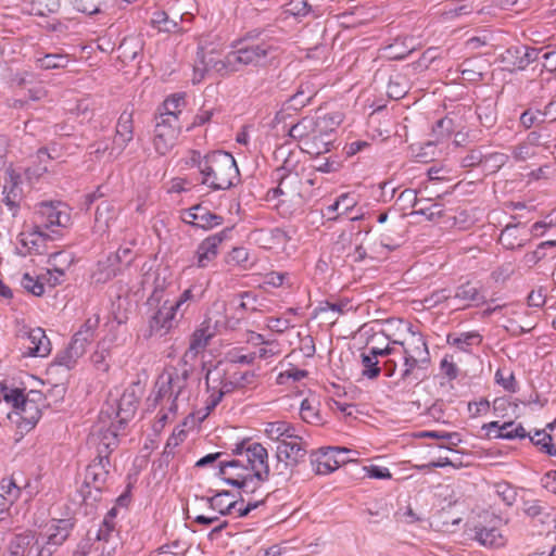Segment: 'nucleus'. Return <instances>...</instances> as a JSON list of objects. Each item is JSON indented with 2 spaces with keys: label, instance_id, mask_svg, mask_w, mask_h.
<instances>
[{
  "label": "nucleus",
  "instance_id": "nucleus-1",
  "mask_svg": "<svg viewBox=\"0 0 556 556\" xmlns=\"http://www.w3.org/2000/svg\"><path fill=\"white\" fill-rule=\"evenodd\" d=\"M254 359L255 353L231 356L219 362L214 369L207 370L205 382L208 395L203 407L195 412V416L200 421L205 420L211 415L224 395L235 391L252 389L256 386V376L253 371H240L238 369V364H252Z\"/></svg>",
  "mask_w": 556,
  "mask_h": 556
},
{
  "label": "nucleus",
  "instance_id": "nucleus-2",
  "mask_svg": "<svg viewBox=\"0 0 556 556\" xmlns=\"http://www.w3.org/2000/svg\"><path fill=\"white\" fill-rule=\"evenodd\" d=\"M233 50L220 58L215 51L202 54L203 70L194 68L193 83H200L204 72L214 71L220 75L237 72L240 66H261L274 56L277 48L270 40L258 39L251 34L233 41Z\"/></svg>",
  "mask_w": 556,
  "mask_h": 556
},
{
  "label": "nucleus",
  "instance_id": "nucleus-3",
  "mask_svg": "<svg viewBox=\"0 0 556 556\" xmlns=\"http://www.w3.org/2000/svg\"><path fill=\"white\" fill-rule=\"evenodd\" d=\"M193 393L192 383L188 381V370L163 371L156 379L154 389L149 397L150 406L156 408L153 430L161 432L168 422H172L181 405L189 403Z\"/></svg>",
  "mask_w": 556,
  "mask_h": 556
},
{
  "label": "nucleus",
  "instance_id": "nucleus-4",
  "mask_svg": "<svg viewBox=\"0 0 556 556\" xmlns=\"http://www.w3.org/2000/svg\"><path fill=\"white\" fill-rule=\"evenodd\" d=\"M186 164L198 167L202 184L213 190H226L239 180V169L235 157L224 151L201 155L199 151L188 152Z\"/></svg>",
  "mask_w": 556,
  "mask_h": 556
},
{
  "label": "nucleus",
  "instance_id": "nucleus-5",
  "mask_svg": "<svg viewBox=\"0 0 556 556\" xmlns=\"http://www.w3.org/2000/svg\"><path fill=\"white\" fill-rule=\"evenodd\" d=\"M354 339L359 344L364 343L366 348H389L390 344L413 348L426 346L419 330L402 319L388 320L379 330L364 325Z\"/></svg>",
  "mask_w": 556,
  "mask_h": 556
},
{
  "label": "nucleus",
  "instance_id": "nucleus-6",
  "mask_svg": "<svg viewBox=\"0 0 556 556\" xmlns=\"http://www.w3.org/2000/svg\"><path fill=\"white\" fill-rule=\"evenodd\" d=\"M114 412L110 409H101L98 420L92 426L88 443L97 451V456L106 459L118 445V435L125 426L113 419Z\"/></svg>",
  "mask_w": 556,
  "mask_h": 556
},
{
  "label": "nucleus",
  "instance_id": "nucleus-7",
  "mask_svg": "<svg viewBox=\"0 0 556 556\" xmlns=\"http://www.w3.org/2000/svg\"><path fill=\"white\" fill-rule=\"evenodd\" d=\"M35 224L56 239L71 223L68 206L61 201H42L34 207Z\"/></svg>",
  "mask_w": 556,
  "mask_h": 556
},
{
  "label": "nucleus",
  "instance_id": "nucleus-8",
  "mask_svg": "<svg viewBox=\"0 0 556 556\" xmlns=\"http://www.w3.org/2000/svg\"><path fill=\"white\" fill-rule=\"evenodd\" d=\"M218 469V476L227 484L238 488L244 493H253L261 486L255 473H252L238 455H232L231 459L219 460Z\"/></svg>",
  "mask_w": 556,
  "mask_h": 556
},
{
  "label": "nucleus",
  "instance_id": "nucleus-9",
  "mask_svg": "<svg viewBox=\"0 0 556 556\" xmlns=\"http://www.w3.org/2000/svg\"><path fill=\"white\" fill-rule=\"evenodd\" d=\"M232 455L240 456L261 483L269 479L268 452L263 444L243 440L236 444Z\"/></svg>",
  "mask_w": 556,
  "mask_h": 556
},
{
  "label": "nucleus",
  "instance_id": "nucleus-10",
  "mask_svg": "<svg viewBox=\"0 0 556 556\" xmlns=\"http://www.w3.org/2000/svg\"><path fill=\"white\" fill-rule=\"evenodd\" d=\"M315 117L305 116L296 124L292 125L289 129V136L302 143V149L309 154L319 155L329 152V141L321 140V146H318L319 139L316 129Z\"/></svg>",
  "mask_w": 556,
  "mask_h": 556
},
{
  "label": "nucleus",
  "instance_id": "nucleus-11",
  "mask_svg": "<svg viewBox=\"0 0 556 556\" xmlns=\"http://www.w3.org/2000/svg\"><path fill=\"white\" fill-rule=\"evenodd\" d=\"M106 459L94 457V459L87 466L85 470L84 484L81 486V495L84 501L89 498L99 501L101 492L105 488L109 470Z\"/></svg>",
  "mask_w": 556,
  "mask_h": 556
},
{
  "label": "nucleus",
  "instance_id": "nucleus-12",
  "mask_svg": "<svg viewBox=\"0 0 556 556\" xmlns=\"http://www.w3.org/2000/svg\"><path fill=\"white\" fill-rule=\"evenodd\" d=\"M56 240L36 224L25 227L17 237V251L21 255H41L48 251V243Z\"/></svg>",
  "mask_w": 556,
  "mask_h": 556
},
{
  "label": "nucleus",
  "instance_id": "nucleus-13",
  "mask_svg": "<svg viewBox=\"0 0 556 556\" xmlns=\"http://www.w3.org/2000/svg\"><path fill=\"white\" fill-rule=\"evenodd\" d=\"M181 122L156 117L153 146L157 153L165 155L178 141L181 132Z\"/></svg>",
  "mask_w": 556,
  "mask_h": 556
},
{
  "label": "nucleus",
  "instance_id": "nucleus-14",
  "mask_svg": "<svg viewBox=\"0 0 556 556\" xmlns=\"http://www.w3.org/2000/svg\"><path fill=\"white\" fill-rule=\"evenodd\" d=\"M351 451L346 447H321L311 454V464L316 475H329L346 462L339 456Z\"/></svg>",
  "mask_w": 556,
  "mask_h": 556
},
{
  "label": "nucleus",
  "instance_id": "nucleus-15",
  "mask_svg": "<svg viewBox=\"0 0 556 556\" xmlns=\"http://www.w3.org/2000/svg\"><path fill=\"white\" fill-rule=\"evenodd\" d=\"M53 552L49 547L39 546L30 531L14 535L9 544V556H52Z\"/></svg>",
  "mask_w": 556,
  "mask_h": 556
},
{
  "label": "nucleus",
  "instance_id": "nucleus-16",
  "mask_svg": "<svg viewBox=\"0 0 556 556\" xmlns=\"http://www.w3.org/2000/svg\"><path fill=\"white\" fill-rule=\"evenodd\" d=\"M229 496L230 493L227 491L215 494L208 498L210 507L218 511L220 515H230L236 513L238 517H243L263 503V501L248 502V504L243 506V501H226Z\"/></svg>",
  "mask_w": 556,
  "mask_h": 556
},
{
  "label": "nucleus",
  "instance_id": "nucleus-17",
  "mask_svg": "<svg viewBox=\"0 0 556 556\" xmlns=\"http://www.w3.org/2000/svg\"><path fill=\"white\" fill-rule=\"evenodd\" d=\"M225 238L226 232L223 230L200 242L194 253L195 264L199 268H205L216 260Z\"/></svg>",
  "mask_w": 556,
  "mask_h": 556
},
{
  "label": "nucleus",
  "instance_id": "nucleus-18",
  "mask_svg": "<svg viewBox=\"0 0 556 556\" xmlns=\"http://www.w3.org/2000/svg\"><path fill=\"white\" fill-rule=\"evenodd\" d=\"M178 312L172 301H164L150 318L149 328L151 334H166L175 326V317Z\"/></svg>",
  "mask_w": 556,
  "mask_h": 556
},
{
  "label": "nucleus",
  "instance_id": "nucleus-19",
  "mask_svg": "<svg viewBox=\"0 0 556 556\" xmlns=\"http://www.w3.org/2000/svg\"><path fill=\"white\" fill-rule=\"evenodd\" d=\"M404 350V366L403 378L414 376L415 380L422 379L425 377V370L430 364L429 350Z\"/></svg>",
  "mask_w": 556,
  "mask_h": 556
},
{
  "label": "nucleus",
  "instance_id": "nucleus-20",
  "mask_svg": "<svg viewBox=\"0 0 556 556\" xmlns=\"http://www.w3.org/2000/svg\"><path fill=\"white\" fill-rule=\"evenodd\" d=\"M138 407V399L135 396L134 391L126 390L118 402L106 403L102 409H110L114 412L113 419L126 426V424L135 416Z\"/></svg>",
  "mask_w": 556,
  "mask_h": 556
},
{
  "label": "nucleus",
  "instance_id": "nucleus-21",
  "mask_svg": "<svg viewBox=\"0 0 556 556\" xmlns=\"http://www.w3.org/2000/svg\"><path fill=\"white\" fill-rule=\"evenodd\" d=\"M307 454V444L300 434L291 435L290 439L277 445L276 458L288 459L299 465Z\"/></svg>",
  "mask_w": 556,
  "mask_h": 556
},
{
  "label": "nucleus",
  "instance_id": "nucleus-22",
  "mask_svg": "<svg viewBox=\"0 0 556 556\" xmlns=\"http://www.w3.org/2000/svg\"><path fill=\"white\" fill-rule=\"evenodd\" d=\"M182 219L195 227L211 229L223 224V217L212 213L206 206L194 205L182 215Z\"/></svg>",
  "mask_w": 556,
  "mask_h": 556
},
{
  "label": "nucleus",
  "instance_id": "nucleus-23",
  "mask_svg": "<svg viewBox=\"0 0 556 556\" xmlns=\"http://www.w3.org/2000/svg\"><path fill=\"white\" fill-rule=\"evenodd\" d=\"M119 264L118 253H111L105 258L100 260L91 273L92 282L103 285L112 280L121 270Z\"/></svg>",
  "mask_w": 556,
  "mask_h": 556
},
{
  "label": "nucleus",
  "instance_id": "nucleus-24",
  "mask_svg": "<svg viewBox=\"0 0 556 556\" xmlns=\"http://www.w3.org/2000/svg\"><path fill=\"white\" fill-rule=\"evenodd\" d=\"M530 241V233L523 224L507 225L501 232L500 243L508 249H520Z\"/></svg>",
  "mask_w": 556,
  "mask_h": 556
},
{
  "label": "nucleus",
  "instance_id": "nucleus-25",
  "mask_svg": "<svg viewBox=\"0 0 556 556\" xmlns=\"http://www.w3.org/2000/svg\"><path fill=\"white\" fill-rule=\"evenodd\" d=\"M329 9V5L317 3L316 0H290L285 5V13L295 17H303L309 13L319 16L325 14Z\"/></svg>",
  "mask_w": 556,
  "mask_h": 556
},
{
  "label": "nucleus",
  "instance_id": "nucleus-26",
  "mask_svg": "<svg viewBox=\"0 0 556 556\" xmlns=\"http://www.w3.org/2000/svg\"><path fill=\"white\" fill-rule=\"evenodd\" d=\"M453 299L458 301L463 307L479 306L485 303V296L481 288L471 281L459 285L455 290Z\"/></svg>",
  "mask_w": 556,
  "mask_h": 556
},
{
  "label": "nucleus",
  "instance_id": "nucleus-27",
  "mask_svg": "<svg viewBox=\"0 0 556 556\" xmlns=\"http://www.w3.org/2000/svg\"><path fill=\"white\" fill-rule=\"evenodd\" d=\"M10 180L3 187L2 202L13 216H16L20 210V202L22 199V189L20 188V177L13 170L8 172Z\"/></svg>",
  "mask_w": 556,
  "mask_h": 556
},
{
  "label": "nucleus",
  "instance_id": "nucleus-28",
  "mask_svg": "<svg viewBox=\"0 0 556 556\" xmlns=\"http://www.w3.org/2000/svg\"><path fill=\"white\" fill-rule=\"evenodd\" d=\"M0 401L2 408L8 409L11 413V417L8 419H14L15 410L20 404L27 405L24 402V391L20 388L8 384L5 381L0 382Z\"/></svg>",
  "mask_w": 556,
  "mask_h": 556
},
{
  "label": "nucleus",
  "instance_id": "nucleus-29",
  "mask_svg": "<svg viewBox=\"0 0 556 556\" xmlns=\"http://www.w3.org/2000/svg\"><path fill=\"white\" fill-rule=\"evenodd\" d=\"M187 106V99L185 92H176L169 94L163 102L162 112L160 117L165 119L180 121V116Z\"/></svg>",
  "mask_w": 556,
  "mask_h": 556
},
{
  "label": "nucleus",
  "instance_id": "nucleus-30",
  "mask_svg": "<svg viewBox=\"0 0 556 556\" xmlns=\"http://www.w3.org/2000/svg\"><path fill=\"white\" fill-rule=\"evenodd\" d=\"M132 138H134L132 114L125 111L121 114V116L117 121L114 143L123 150L132 140Z\"/></svg>",
  "mask_w": 556,
  "mask_h": 556
},
{
  "label": "nucleus",
  "instance_id": "nucleus-31",
  "mask_svg": "<svg viewBox=\"0 0 556 556\" xmlns=\"http://www.w3.org/2000/svg\"><path fill=\"white\" fill-rule=\"evenodd\" d=\"M217 334V325L210 318L203 320L193 331L189 348H204Z\"/></svg>",
  "mask_w": 556,
  "mask_h": 556
},
{
  "label": "nucleus",
  "instance_id": "nucleus-32",
  "mask_svg": "<svg viewBox=\"0 0 556 556\" xmlns=\"http://www.w3.org/2000/svg\"><path fill=\"white\" fill-rule=\"evenodd\" d=\"M475 539L483 546L502 547L506 543L505 536L496 527H476Z\"/></svg>",
  "mask_w": 556,
  "mask_h": 556
},
{
  "label": "nucleus",
  "instance_id": "nucleus-33",
  "mask_svg": "<svg viewBox=\"0 0 556 556\" xmlns=\"http://www.w3.org/2000/svg\"><path fill=\"white\" fill-rule=\"evenodd\" d=\"M24 402L27 405L20 404L18 408L15 410L14 419H12L16 424H21L25 421L26 425L35 426L40 418V410L35 403V399H28L24 394Z\"/></svg>",
  "mask_w": 556,
  "mask_h": 556
},
{
  "label": "nucleus",
  "instance_id": "nucleus-34",
  "mask_svg": "<svg viewBox=\"0 0 556 556\" xmlns=\"http://www.w3.org/2000/svg\"><path fill=\"white\" fill-rule=\"evenodd\" d=\"M265 434L273 441H276L278 444L285 442L291 438V435L296 434L295 427L287 421H273L266 424Z\"/></svg>",
  "mask_w": 556,
  "mask_h": 556
},
{
  "label": "nucleus",
  "instance_id": "nucleus-35",
  "mask_svg": "<svg viewBox=\"0 0 556 556\" xmlns=\"http://www.w3.org/2000/svg\"><path fill=\"white\" fill-rule=\"evenodd\" d=\"M393 350H370L369 354H362L363 375L372 379L379 376L378 356L390 355Z\"/></svg>",
  "mask_w": 556,
  "mask_h": 556
},
{
  "label": "nucleus",
  "instance_id": "nucleus-36",
  "mask_svg": "<svg viewBox=\"0 0 556 556\" xmlns=\"http://www.w3.org/2000/svg\"><path fill=\"white\" fill-rule=\"evenodd\" d=\"M48 531L46 547H58L67 540L71 526L66 520H59L56 523L51 525Z\"/></svg>",
  "mask_w": 556,
  "mask_h": 556
},
{
  "label": "nucleus",
  "instance_id": "nucleus-37",
  "mask_svg": "<svg viewBox=\"0 0 556 556\" xmlns=\"http://www.w3.org/2000/svg\"><path fill=\"white\" fill-rule=\"evenodd\" d=\"M70 62V55L63 53H48L35 59L36 67L45 71L65 68Z\"/></svg>",
  "mask_w": 556,
  "mask_h": 556
},
{
  "label": "nucleus",
  "instance_id": "nucleus-38",
  "mask_svg": "<svg viewBox=\"0 0 556 556\" xmlns=\"http://www.w3.org/2000/svg\"><path fill=\"white\" fill-rule=\"evenodd\" d=\"M117 211L109 202H102L96 210V227L98 230L106 231L111 224L116 219Z\"/></svg>",
  "mask_w": 556,
  "mask_h": 556
},
{
  "label": "nucleus",
  "instance_id": "nucleus-39",
  "mask_svg": "<svg viewBox=\"0 0 556 556\" xmlns=\"http://www.w3.org/2000/svg\"><path fill=\"white\" fill-rule=\"evenodd\" d=\"M551 508L546 504H542L539 500H526L522 504V511L532 519H538L545 523L551 519Z\"/></svg>",
  "mask_w": 556,
  "mask_h": 556
},
{
  "label": "nucleus",
  "instance_id": "nucleus-40",
  "mask_svg": "<svg viewBox=\"0 0 556 556\" xmlns=\"http://www.w3.org/2000/svg\"><path fill=\"white\" fill-rule=\"evenodd\" d=\"M342 117L339 113H326L315 117L318 137H330V134L341 124Z\"/></svg>",
  "mask_w": 556,
  "mask_h": 556
},
{
  "label": "nucleus",
  "instance_id": "nucleus-41",
  "mask_svg": "<svg viewBox=\"0 0 556 556\" xmlns=\"http://www.w3.org/2000/svg\"><path fill=\"white\" fill-rule=\"evenodd\" d=\"M296 467V464L288 459H283L282 457L276 458V464L273 469H270V476L276 480L277 484L288 482L292 478Z\"/></svg>",
  "mask_w": 556,
  "mask_h": 556
},
{
  "label": "nucleus",
  "instance_id": "nucleus-42",
  "mask_svg": "<svg viewBox=\"0 0 556 556\" xmlns=\"http://www.w3.org/2000/svg\"><path fill=\"white\" fill-rule=\"evenodd\" d=\"M97 320L88 319L74 334L71 348H85L92 343Z\"/></svg>",
  "mask_w": 556,
  "mask_h": 556
},
{
  "label": "nucleus",
  "instance_id": "nucleus-43",
  "mask_svg": "<svg viewBox=\"0 0 556 556\" xmlns=\"http://www.w3.org/2000/svg\"><path fill=\"white\" fill-rule=\"evenodd\" d=\"M533 445L538 446L541 452L556 456V446L553 443V438L547 433L546 429L538 430L533 435H528Z\"/></svg>",
  "mask_w": 556,
  "mask_h": 556
},
{
  "label": "nucleus",
  "instance_id": "nucleus-44",
  "mask_svg": "<svg viewBox=\"0 0 556 556\" xmlns=\"http://www.w3.org/2000/svg\"><path fill=\"white\" fill-rule=\"evenodd\" d=\"M50 270L55 271L60 276H64L66 270L74 263V256L72 253L67 252H56L50 255L49 261Z\"/></svg>",
  "mask_w": 556,
  "mask_h": 556
},
{
  "label": "nucleus",
  "instance_id": "nucleus-45",
  "mask_svg": "<svg viewBox=\"0 0 556 556\" xmlns=\"http://www.w3.org/2000/svg\"><path fill=\"white\" fill-rule=\"evenodd\" d=\"M300 415L303 421L319 426L323 425V417L314 400L304 399L301 403Z\"/></svg>",
  "mask_w": 556,
  "mask_h": 556
},
{
  "label": "nucleus",
  "instance_id": "nucleus-46",
  "mask_svg": "<svg viewBox=\"0 0 556 556\" xmlns=\"http://www.w3.org/2000/svg\"><path fill=\"white\" fill-rule=\"evenodd\" d=\"M298 181L299 180H298L296 176L283 177L276 188H273V189L267 191L265 200L267 202H273V201L277 200L280 197L285 198L282 201L291 198L292 197V192L289 190L288 187L290 185H292L293 182H298Z\"/></svg>",
  "mask_w": 556,
  "mask_h": 556
},
{
  "label": "nucleus",
  "instance_id": "nucleus-47",
  "mask_svg": "<svg viewBox=\"0 0 556 556\" xmlns=\"http://www.w3.org/2000/svg\"><path fill=\"white\" fill-rule=\"evenodd\" d=\"M529 435L521 424H515L514 421L504 422L500 427V431L494 435L496 439H525Z\"/></svg>",
  "mask_w": 556,
  "mask_h": 556
},
{
  "label": "nucleus",
  "instance_id": "nucleus-48",
  "mask_svg": "<svg viewBox=\"0 0 556 556\" xmlns=\"http://www.w3.org/2000/svg\"><path fill=\"white\" fill-rule=\"evenodd\" d=\"M29 12L38 16H47L56 13L61 7V0H29Z\"/></svg>",
  "mask_w": 556,
  "mask_h": 556
},
{
  "label": "nucleus",
  "instance_id": "nucleus-49",
  "mask_svg": "<svg viewBox=\"0 0 556 556\" xmlns=\"http://www.w3.org/2000/svg\"><path fill=\"white\" fill-rule=\"evenodd\" d=\"M357 199L354 194L346 192L342 193L333 204L328 206L329 213L340 211L339 215H349V213L356 206Z\"/></svg>",
  "mask_w": 556,
  "mask_h": 556
},
{
  "label": "nucleus",
  "instance_id": "nucleus-50",
  "mask_svg": "<svg viewBox=\"0 0 556 556\" xmlns=\"http://www.w3.org/2000/svg\"><path fill=\"white\" fill-rule=\"evenodd\" d=\"M250 254L243 247L233 248L227 255L226 262L230 266L248 269L250 267Z\"/></svg>",
  "mask_w": 556,
  "mask_h": 556
},
{
  "label": "nucleus",
  "instance_id": "nucleus-51",
  "mask_svg": "<svg viewBox=\"0 0 556 556\" xmlns=\"http://www.w3.org/2000/svg\"><path fill=\"white\" fill-rule=\"evenodd\" d=\"M447 342L450 344L478 346L482 342V337L476 331L452 333L447 336Z\"/></svg>",
  "mask_w": 556,
  "mask_h": 556
},
{
  "label": "nucleus",
  "instance_id": "nucleus-52",
  "mask_svg": "<svg viewBox=\"0 0 556 556\" xmlns=\"http://www.w3.org/2000/svg\"><path fill=\"white\" fill-rule=\"evenodd\" d=\"M408 91V85L406 79L401 76L396 75L392 77L388 84V96L392 99L399 100L402 99Z\"/></svg>",
  "mask_w": 556,
  "mask_h": 556
},
{
  "label": "nucleus",
  "instance_id": "nucleus-53",
  "mask_svg": "<svg viewBox=\"0 0 556 556\" xmlns=\"http://www.w3.org/2000/svg\"><path fill=\"white\" fill-rule=\"evenodd\" d=\"M495 381L507 392L515 393L517 391V381L515 375L513 371L506 368H498L496 370Z\"/></svg>",
  "mask_w": 556,
  "mask_h": 556
},
{
  "label": "nucleus",
  "instance_id": "nucleus-54",
  "mask_svg": "<svg viewBox=\"0 0 556 556\" xmlns=\"http://www.w3.org/2000/svg\"><path fill=\"white\" fill-rule=\"evenodd\" d=\"M0 494L9 501L16 502L21 495V488L16 484L13 477L3 478L0 482Z\"/></svg>",
  "mask_w": 556,
  "mask_h": 556
},
{
  "label": "nucleus",
  "instance_id": "nucleus-55",
  "mask_svg": "<svg viewBox=\"0 0 556 556\" xmlns=\"http://www.w3.org/2000/svg\"><path fill=\"white\" fill-rule=\"evenodd\" d=\"M117 523L103 519L97 533V540L104 543L118 538Z\"/></svg>",
  "mask_w": 556,
  "mask_h": 556
},
{
  "label": "nucleus",
  "instance_id": "nucleus-56",
  "mask_svg": "<svg viewBox=\"0 0 556 556\" xmlns=\"http://www.w3.org/2000/svg\"><path fill=\"white\" fill-rule=\"evenodd\" d=\"M22 287L29 293L40 296L45 292V285L38 277L25 273L21 279Z\"/></svg>",
  "mask_w": 556,
  "mask_h": 556
},
{
  "label": "nucleus",
  "instance_id": "nucleus-57",
  "mask_svg": "<svg viewBox=\"0 0 556 556\" xmlns=\"http://www.w3.org/2000/svg\"><path fill=\"white\" fill-rule=\"evenodd\" d=\"M80 355L79 350H61L54 358V364L71 369Z\"/></svg>",
  "mask_w": 556,
  "mask_h": 556
},
{
  "label": "nucleus",
  "instance_id": "nucleus-58",
  "mask_svg": "<svg viewBox=\"0 0 556 556\" xmlns=\"http://www.w3.org/2000/svg\"><path fill=\"white\" fill-rule=\"evenodd\" d=\"M495 494L508 506L516 501V490L506 482H498L494 485Z\"/></svg>",
  "mask_w": 556,
  "mask_h": 556
},
{
  "label": "nucleus",
  "instance_id": "nucleus-59",
  "mask_svg": "<svg viewBox=\"0 0 556 556\" xmlns=\"http://www.w3.org/2000/svg\"><path fill=\"white\" fill-rule=\"evenodd\" d=\"M151 24L160 31H170L176 26L174 22L169 21L168 15L164 11H155L152 15Z\"/></svg>",
  "mask_w": 556,
  "mask_h": 556
},
{
  "label": "nucleus",
  "instance_id": "nucleus-60",
  "mask_svg": "<svg viewBox=\"0 0 556 556\" xmlns=\"http://www.w3.org/2000/svg\"><path fill=\"white\" fill-rule=\"evenodd\" d=\"M108 0H74V5L80 12L96 14Z\"/></svg>",
  "mask_w": 556,
  "mask_h": 556
},
{
  "label": "nucleus",
  "instance_id": "nucleus-61",
  "mask_svg": "<svg viewBox=\"0 0 556 556\" xmlns=\"http://www.w3.org/2000/svg\"><path fill=\"white\" fill-rule=\"evenodd\" d=\"M27 339L33 348H46L51 344L46 331L39 327L31 329L27 334Z\"/></svg>",
  "mask_w": 556,
  "mask_h": 556
},
{
  "label": "nucleus",
  "instance_id": "nucleus-62",
  "mask_svg": "<svg viewBox=\"0 0 556 556\" xmlns=\"http://www.w3.org/2000/svg\"><path fill=\"white\" fill-rule=\"evenodd\" d=\"M416 213L424 215L430 222H438L443 217V207L439 203H432L427 207L419 208Z\"/></svg>",
  "mask_w": 556,
  "mask_h": 556
},
{
  "label": "nucleus",
  "instance_id": "nucleus-63",
  "mask_svg": "<svg viewBox=\"0 0 556 556\" xmlns=\"http://www.w3.org/2000/svg\"><path fill=\"white\" fill-rule=\"evenodd\" d=\"M544 113L540 111L527 110L520 116V123L526 127L530 128L539 123L544 122Z\"/></svg>",
  "mask_w": 556,
  "mask_h": 556
},
{
  "label": "nucleus",
  "instance_id": "nucleus-64",
  "mask_svg": "<svg viewBox=\"0 0 556 556\" xmlns=\"http://www.w3.org/2000/svg\"><path fill=\"white\" fill-rule=\"evenodd\" d=\"M270 241L271 244L268 245L269 249L285 248L290 241V237L285 230L276 228L270 231Z\"/></svg>",
  "mask_w": 556,
  "mask_h": 556
}]
</instances>
